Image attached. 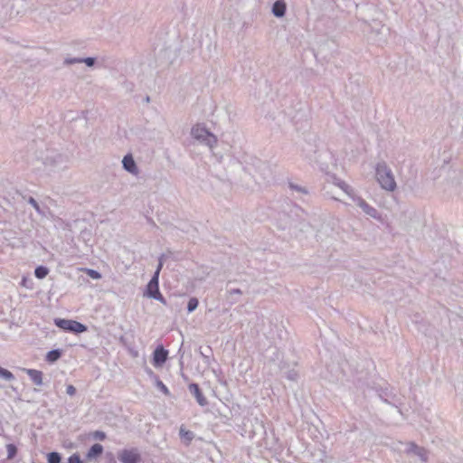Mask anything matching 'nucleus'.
I'll return each mask as SVG.
<instances>
[{
	"label": "nucleus",
	"mask_w": 463,
	"mask_h": 463,
	"mask_svg": "<svg viewBox=\"0 0 463 463\" xmlns=\"http://www.w3.org/2000/svg\"><path fill=\"white\" fill-rule=\"evenodd\" d=\"M61 355V351L59 350H52L47 353L46 354V361L49 363H54L56 362Z\"/></svg>",
	"instance_id": "nucleus-12"
},
{
	"label": "nucleus",
	"mask_w": 463,
	"mask_h": 463,
	"mask_svg": "<svg viewBox=\"0 0 463 463\" xmlns=\"http://www.w3.org/2000/svg\"><path fill=\"white\" fill-rule=\"evenodd\" d=\"M92 436L99 440H104L106 439V434L103 431L96 430L92 433Z\"/></svg>",
	"instance_id": "nucleus-20"
},
{
	"label": "nucleus",
	"mask_w": 463,
	"mask_h": 463,
	"mask_svg": "<svg viewBox=\"0 0 463 463\" xmlns=\"http://www.w3.org/2000/svg\"><path fill=\"white\" fill-rule=\"evenodd\" d=\"M84 61L86 62V64H87L88 66H91V65H93V63H94V59H92V58H87V59H85V60H84Z\"/></svg>",
	"instance_id": "nucleus-23"
},
{
	"label": "nucleus",
	"mask_w": 463,
	"mask_h": 463,
	"mask_svg": "<svg viewBox=\"0 0 463 463\" xmlns=\"http://www.w3.org/2000/svg\"><path fill=\"white\" fill-rule=\"evenodd\" d=\"M272 12L278 17L283 16L286 12V4L282 0L276 1L273 5Z\"/></svg>",
	"instance_id": "nucleus-10"
},
{
	"label": "nucleus",
	"mask_w": 463,
	"mask_h": 463,
	"mask_svg": "<svg viewBox=\"0 0 463 463\" xmlns=\"http://www.w3.org/2000/svg\"><path fill=\"white\" fill-rule=\"evenodd\" d=\"M103 452V447L100 444H94L91 446L90 450L87 453V458L89 459L95 458L99 456H100Z\"/></svg>",
	"instance_id": "nucleus-11"
},
{
	"label": "nucleus",
	"mask_w": 463,
	"mask_h": 463,
	"mask_svg": "<svg viewBox=\"0 0 463 463\" xmlns=\"http://www.w3.org/2000/svg\"><path fill=\"white\" fill-rule=\"evenodd\" d=\"M180 436L182 439H186L188 442H190L194 438L193 432L185 430L183 427L180 428Z\"/></svg>",
	"instance_id": "nucleus-14"
},
{
	"label": "nucleus",
	"mask_w": 463,
	"mask_h": 463,
	"mask_svg": "<svg viewBox=\"0 0 463 463\" xmlns=\"http://www.w3.org/2000/svg\"><path fill=\"white\" fill-rule=\"evenodd\" d=\"M160 386H161L162 391H163L165 394H168V393H169V391H168L167 387H166L163 383H160Z\"/></svg>",
	"instance_id": "nucleus-24"
},
{
	"label": "nucleus",
	"mask_w": 463,
	"mask_h": 463,
	"mask_svg": "<svg viewBox=\"0 0 463 463\" xmlns=\"http://www.w3.org/2000/svg\"><path fill=\"white\" fill-rule=\"evenodd\" d=\"M0 377L11 381L14 379V374L10 371L0 367Z\"/></svg>",
	"instance_id": "nucleus-18"
},
{
	"label": "nucleus",
	"mask_w": 463,
	"mask_h": 463,
	"mask_svg": "<svg viewBox=\"0 0 463 463\" xmlns=\"http://www.w3.org/2000/svg\"><path fill=\"white\" fill-rule=\"evenodd\" d=\"M191 392L194 394L198 403L202 406L206 404V400L204 396L203 395L199 386L196 383H192L189 386Z\"/></svg>",
	"instance_id": "nucleus-9"
},
{
	"label": "nucleus",
	"mask_w": 463,
	"mask_h": 463,
	"mask_svg": "<svg viewBox=\"0 0 463 463\" xmlns=\"http://www.w3.org/2000/svg\"><path fill=\"white\" fill-rule=\"evenodd\" d=\"M118 459L122 463H138L141 457L136 449H124L118 454Z\"/></svg>",
	"instance_id": "nucleus-4"
},
{
	"label": "nucleus",
	"mask_w": 463,
	"mask_h": 463,
	"mask_svg": "<svg viewBox=\"0 0 463 463\" xmlns=\"http://www.w3.org/2000/svg\"><path fill=\"white\" fill-rule=\"evenodd\" d=\"M168 352L163 346H157L154 352L153 363L155 366H161L167 359Z\"/></svg>",
	"instance_id": "nucleus-5"
},
{
	"label": "nucleus",
	"mask_w": 463,
	"mask_h": 463,
	"mask_svg": "<svg viewBox=\"0 0 463 463\" xmlns=\"http://www.w3.org/2000/svg\"><path fill=\"white\" fill-rule=\"evenodd\" d=\"M376 177L381 186L386 190H394L396 184L391 171L384 165H378Z\"/></svg>",
	"instance_id": "nucleus-1"
},
{
	"label": "nucleus",
	"mask_w": 463,
	"mask_h": 463,
	"mask_svg": "<svg viewBox=\"0 0 463 463\" xmlns=\"http://www.w3.org/2000/svg\"><path fill=\"white\" fill-rule=\"evenodd\" d=\"M48 463H61V456L57 452H51L47 456Z\"/></svg>",
	"instance_id": "nucleus-16"
},
{
	"label": "nucleus",
	"mask_w": 463,
	"mask_h": 463,
	"mask_svg": "<svg viewBox=\"0 0 463 463\" xmlns=\"http://www.w3.org/2000/svg\"><path fill=\"white\" fill-rule=\"evenodd\" d=\"M48 273H49L48 269L43 266H39L34 270L35 277L38 279L45 278L48 275Z\"/></svg>",
	"instance_id": "nucleus-13"
},
{
	"label": "nucleus",
	"mask_w": 463,
	"mask_h": 463,
	"mask_svg": "<svg viewBox=\"0 0 463 463\" xmlns=\"http://www.w3.org/2000/svg\"><path fill=\"white\" fill-rule=\"evenodd\" d=\"M192 135L196 139L207 140L213 138V137L204 128L200 126H195L192 128Z\"/></svg>",
	"instance_id": "nucleus-6"
},
{
	"label": "nucleus",
	"mask_w": 463,
	"mask_h": 463,
	"mask_svg": "<svg viewBox=\"0 0 463 463\" xmlns=\"http://www.w3.org/2000/svg\"><path fill=\"white\" fill-rule=\"evenodd\" d=\"M6 450H7V458L8 459H12L13 458H14L17 453V448L14 444H7Z\"/></svg>",
	"instance_id": "nucleus-15"
},
{
	"label": "nucleus",
	"mask_w": 463,
	"mask_h": 463,
	"mask_svg": "<svg viewBox=\"0 0 463 463\" xmlns=\"http://www.w3.org/2000/svg\"><path fill=\"white\" fill-rule=\"evenodd\" d=\"M66 391H67V393L71 396H72L76 393V389L73 385H68Z\"/></svg>",
	"instance_id": "nucleus-22"
},
{
	"label": "nucleus",
	"mask_w": 463,
	"mask_h": 463,
	"mask_svg": "<svg viewBox=\"0 0 463 463\" xmlns=\"http://www.w3.org/2000/svg\"><path fill=\"white\" fill-rule=\"evenodd\" d=\"M68 463H83L78 454L71 455L69 459Z\"/></svg>",
	"instance_id": "nucleus-21"
},
{
	"label": "nucleus",
	"mask_w": 463,
	"mask_h": 463,
	"mask_svg": "<svg viewBox=\"0 0 463 463\" xmlns=\"http://www.w3.org/2000/svg\"><path fill=\"white\" fill-rule=\"evenodd\" d=\"M24 371L28 374L32 382L37 385H43V373L36 369H24Z\"/></svg>",
	"instance_id": "nucleus-7"
},
{
	"label": "nucleus",
	"mask_w": 463,
	"mask_h": 463,
	"mask_svg": "<svg viewBox=\"0 0 463 463\" xmlns=\"http://www.w3.org/2000/svg\"><path fill=\"white\" fill-rule=\"evenodd\" d=\"M54 324L63 331L80 334L87 331V326L78 321L63 318H55Z\"/></svg>",
	"instance_id": "nucleus-2"
},
{
	"label": "nucleus",
	"mask_w": 463,
	"mask_h": 463,
	"mask_svg": "<svg viewBox=\"0 0 463 463\" xmlns=\"http://www.w3.org/2000/svg\"><path fill=\"white\" fill-rule=\"evenodd\" d=\"M122 163L124 168L127 171H128L131 174L137 175L138 170L131 155L125 156L122 160Z\"/></svg>",
	"instance_id": "nucleus-8"
},
{
	"label": "nucleus",
	"mask_w": 463,
	"mask_h": 463,
	"mask_svg": "<svg viewBox=\"0 0 463 463\" xmlns=\"http://www.w3.org/2000/svg\"><path fill=\"white\" fill-rule=\"evenodd\" d=\"M89 277L93 279H99L101 278L100 273L91 269H82Z\"/></svg>",
	"instance_id": "nucleus-17"
},
{
	"label": "nucleus",
	"mask_w": 463,
	"mask_h": 463,
	"mask_svg": "<svg viewBox=\"0 0 463 463\" xmlns=\"http://www.w3.org/2000/svg\"><path fill=\"white\" fill-rule=\"evenodd\" d=\"M198 307V300L195 298H192L188 301L187 309L189 312H193Z\"/></svg>",
	"instance_id": "nucleus-19"
},
{
	"label": "nucleus",
	"mask_w": 463,
	"mask_h": 463,
	"mask_svg": "<svg viewBox=\"0 0 463 463\" xmlns=\"http://www.w3.org/2000/svg\"><path fill=\"white\" fill-rule=\"evenodd\" d=\"M162 269V263H159L154 277L149 281L147 288H146V293L148 297H151L153 298H156L157 300L163 301L164 298L159 292V287H158V276L159 272Z\"/></svg>",
	"instance_id": "nucleus-3"
}]
</instances>
